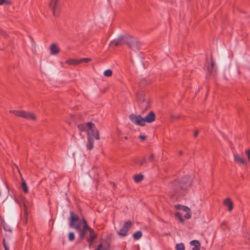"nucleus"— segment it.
I'll return each instance as SVG.
<instances>
[{
  "label": "nucleus",
  "instance_id": "obj_36",
  "mask_svg": "<svg viewBox=\"0 0 250 250\" xmlns=\"http://www.w3.org/2000/svg\"><path fill=\"white\" fill-rule=\"evenodd\" d=\"M4 3L7 5H10L11 4V2L10 0H6V1L4 2Z\"/></svg>",
  "mask_w": 250,
  "mask_h": 250
},
{
  "label": "nucleus",
  "instance_id": "obj_21",
  "mask_svg": "<svg viewBox=\"0 0 250 250\" xmlns=\"http://www.w3.org/2000/svg\"><path fill=\"white\" fill-rule=\"evenodd\" d=\"M145 157H146V164L152 162L154 160L155 157L153 154H150L149 155H146Z\"/></svg>",
  "mask_w": 250,
  "mask_h": 250
},
{
  "label": "nucleus",
  "instance_id": "obj_25",
  "mask_svg": "<svg viewBox=\"0 0 250 250\" xmlns=\"http://www.w3.org/2000/svg\"><path fill=\"white\" fill-rule=\"evenodd\" d=\"M192 242H193L194 243H196L198 244V246H195V247H194L192 250H200V243L197 240H192Z\"/></svg>",
  "mask_w": 250,
  "mask_h": 250
},
{
  "label": "nucleus",
  "instance_id": "obj_4",
  "mask_svg": "<svg viewBox=\"0 0 250 250\" xmlns=\"http://www.w3.org/2000/svg\"><path fill=\"white\" fill-rule=\"evenodd\" d=\"M128 40H130L131 42H134L133 37L131 36H120L117 39L111 42L110 45L111 46H116L119 45L127 44L129 48L133 49V45L131 43L128 42Z\"/></svg>",
  "mask_w": 250,
  "mask_h": 250
},
{
  "label": "nucleus",
  "instance_id": "obj_35",
  "mask_svg": "<svg viewBox=\"0 0 250 250\" xmlns=\"http://www.w3.org/2000/svg\"><path fill=\"white\" fill-rule=\"evenodd\" d=\"M199 133L198 130H195L194 132V137L195 138L197 137Z\"/></svg>",
  "mask_w": 250,
  "mask_h": 250
},
{
  "label": "nucleus",
  "instance_id": "obj_1",
  "mask_svg": "<svg viewBox=\"0 0 250 250\" xmlns=\"http://www.w3.org/2000/svg\"><path fill=\"white\" fill-rule=\"evenodd\" d=\"M70 218L69 222V227L74 228L79 233V238L78 241L81 243L83 241L87 234H88V237L86 238L87 242L90 246L94 240L97 238L98 235L96 232L90 228L85 219L83 218L82 222L79 221V218L75 214L73 211L70 212Z\"/></svg>",
  "mask_w": 250,
  "mask_h": 250
},
{
  "label": "nucleus",
  "instance_id": "obj_33",
  "mask_svg": "<svg viewBox=\"0 0 250 250\" xmlns=\"http://www.w3.org/2000/svg\"><path fill=\"white\" fill-rule=\"evenodd\" d=\"M213 69H214V68L210 65L208 66V71L210 73L213 72Z\"/></svg>",
  "mask_w": 250,
  "mask_h": 250
},
{
  "label": "nucleus",
  "instance_id": "obj_31",
  "mask_svg": "<svg viewBox=\"0 0 250 250\" xmlns=\"http://www.w3.org/2000/svg\"><path fill=\"white\" fill-rule=\"evenodd\" d=\"M2 244L5 250H9L8 247L6 244L5 240L4 238L2 240Z\"/></svg>",
  "mask_w": 250,
  "mask_h": 250
},
{
  "label": "nucleus",
  "instance_id": "obj_26",
  "mask_svg": "<svg viewBox=\"0 0 250 250\" xmlns=\"http://www.w3.org/2000/svg\"><path fill=\"white\" fill-rule=\"evenodd\" d=\"M104 74L106 77H110L112 75V71L110 69H107L104 71Z\"/></svg>",
  "mask_w": 250,
  "mask_h": 250
},
{
  "label": "nucleus",
  "instance_id": "obj_28",
  "mask_svg": "<svg viewBox=\"0 0 250 250\" xmlns=\"http://www.w3.org/2000/svg\"><path fill=\"white\" fill-rule=\"evenodd\" d=\"M68 237H69V240L70 241H74L75 239V237L74 233L72 232L69 233Z\"/></svg>",
  "mask_w": 250,
  "mask_h": 250
},
{
  "label": "nucleus",
  "instance_id": "obj_18",
  "mask_svg": "<svg viewBox=\"0 0 250 250\" xmlns=\"http://www.w3.org/2000/svg\"><path fill=\"white\" fill-rule=\"evenodd\" d=\"M136 163L140 166H143L146 164V157H144L143 159H140L136 160Z\"/></svg>",
  "mask_w": 250,
  "mask_h": 250
},
{
  "label": "nucleus",
  "instance_id": "obj_16",
  "mask_svg": "<svg viewBox=\"0 0 250 250\" xmlns=\"http://www.w3.org/2000/svg\"><path fill=\"white\" fill-rule=\"evenodd\" d=\"M21 187L25 193H27L28 192V188L26 183L25 181L22 178H21Z\"/></svg>",
  "mask_w": 250,
  "mask_h": 250
},
{
  "label": "nucleus",
  "instance_id": "obj_22",
  "mask_svg": "<svg viewBox=\"0 0 250 250\" xmlns=\"http://www.w3.org/2000/svg\"><path fill=\"white\" fill-rule=\"evenodd\" d=\"M175 215L176 217H177L178 219L180 222L181 223H183L184 222V219H183L182 217V214L179 212H176L175 213Z\"/></svg>",
  "mask_w": 250,
  "mask_h": 250
},
{
  "label": "nucleus",
  "instance_id": "obj_12",
  "mask_svg": "<svg viewBox=\"0 0 250 250\" xmlns=\"http://www.w3.org/2000/svg\"><path fill=\"white\" fill-rule=\"evenodd\" d=\"M223 204L225 206L228 207V210L229 211L232 210L233 208V203L229 198H227L223 201Z\"/></svg>",
  "mask_w": 250,
  "mask_h": 250
},
{
  "label": "nucleus",
  "instance_id": "obj_27",
  "mask_svg": "<svg viewBox=\"0 0 250 250\" xmlns=\"http://www.w3.org/2000/svg\"><path fill=\"white\" fill-rule=\"evenodd\" d=\"M87 127V125H79L78 126V127L79 129L83 131H84L86 130V127Z\"/></svg>",
  "mask_w": 250,
  "mask_h": 250
},
{
  "label": "nucleus",
  "instance_id": "obj_8",
  "mask_svg": "<svg viewBox=\"0 0 250 250\" xmlns=\"http://www.w3.org/2000/svg\"><path fill=\"white\" fill-rule=\"evenodd\" d=\"M131 227L132 223L130 221L125 222L123 228L118 232V234L120 236H126Z\"/></svg>",
  "mask_w": 250,
  "mask_h": 250
},
{
  "label": "nucleus",
  "instance_id": "obj_43",
  "mask_svg": "<svg viewBox=\"0 0 250 250\" xmlns=\"http://www.w3.org/2000/svg\"><path fill=\"white\" fill-rule=\"evenodd\" d=\"M182 154V151H180V154L181 155Z\"/></svg>",
  "mask_w": 250,
  "mask_h": 250
},
{
  "label": "nucleus",
  "instance_id": "obj_7",
  "mask_svg": "<svg viewBox=\"0 0 250 250\" xmlns=\"http://www.w3.org/2000/svg\"><path fill=\"white\" fill-rule=\"evenodd\" d=\"M111 238L109 236L101 239V242L98 245L102 246V250H109L111 247Z\"/></svg>",
  "mask_w": 250,
  "mask_h": 250
},
{
  "label": "nucleus",
  "instance_id": "obj_29",
  "mask_svg": "<svg viewBox=\"0 0 250 250\" xmlns=\"http://www.w3.org/2000/svg\"><path fill=\"white\" fill-rule=\"evenodd\" d=\"M186 213L184 215V217L187 219H189L191 216L190 211H186Z\"/></svg>",
  "mask_w": 250,
  "mask_h": 250
},
{
  "label": "nucleus",
  "instance_id": "obj_20",
  "mask_svg": "<svg viewBox=\"0 0 250 250\" xmlns=\"http://www.w3.org/2000/svg\"><path fill=\"white\" fill-rule=\"evenodd\" d=\"M142 236V232L139 230L133 234V237L135 240H138Z\"/></svg>",
  "mask_w": 250,
  "mask_h": 250
},
{
  "label": "nucleus",
  "instance_id": "obj_23",
  "mask_svg": "<svg viewBox=\"0 0 250 250\" xmlns=\"http://www.w3.org/2000/svg\"><path fill=\"white\" fill-rule=\"evenodd\" d=\"M176 250H185V246L183 243H179L176 244L175 247Z\"/></svg>",
  "mask_w": 250,
  "mask_h": 250
},
{
  "label": "nucleus",
  "instance_id": "obj_13",
  "mask_svg": "<svg viewBox=\"0 0 250 250\" xmlns=\"http://www.w3.org/2000/svg\"><path fill=\"white\" fill-rule=\"evenodd\" d=\"M50 49L52 55L58 54L60 51V48L55 43L52 44L50 46Z\"/></svg>",
  "mask_w": 250,
  "mask_h": 250
},
{
  "label": "nucleus",
  "instance_id": "obj_17",
  "mask_svg": "<svg viewBox=\"0 0 250 250\" xmlns=\"http://www.w3.org/2000/svg\"><path fill=\"white\" fill-rule=\"evenodd\" d=\"M234 161L241 164L245 163V161L243 157L239 155H234Z\"/></svg>",
  "mask_w": 250,
  "mask_h": 250
},
{
  "label": "nucleus",
  "instance_id": "obj_32",
  "mask_svg": "<svg viewBox=\"0 0 250 250\" xmlns=\"http://www.w3.org/2000/svg\"><path fill=\"white\" fill-rule=\"evenodd\" d=\"M139 138L142 141H144L145 140H146V136H145V135H140L139 136Z\"/></svg>",
  "mask_w": 250,
  "mask_h": 250
},
{
  "label": "nucleus",
  "instance_id": "obj_5",
  "mask_svg": "<svg viewBox=\"0 0 250 250\" xmlns=\"http://www.w3.org/2000/svg\"><path fill=\"white\" fill-rule=\"evenodd\" d=\"M138 104L142 110V114L150 108V98L145 93L141 92L137 94Z\"/></svg>",
  "mask_w": 250,
  "mask_h": 250
},
{
  "label": "nucleus",
  "instance_id": "obj_40",
  "mask_svg": "<svg viewBox=\"0 0 250 250\" xmlns=\"http://www.w3.org/2000/svg\"><path fill=\"white\" fill-rule=\"evenodd\" d=\"M6 1V0H0V5H1L4 3V2Z\"/></svg>",
  "mask_w": 250,
  "mask_h": 250
},
{
  "label": "nucleus",
  "instance_id": "obj_38",
  "mask_svg": "<svg viewBox=\"0 0 250 250\" xmlns=\"http://www.w3.org/2000/svg\"><path fill=\"white\" fill-rule=\"evenodd\" d=\"M211 63H210V66L213 67V68H214V62L213 61H212V59H211Z\"/></svg>",
  "mask_w": 250,
  "mask_h": 250
},
{
  "label": "nucleus",
  "instance_id": "obj_3",
  "mask_svg": "<svg viewBox=\"0 0 250 250\" xmlns=\"http://www.w3.org/2000/svg\"><path fill=\"white\" fill-rule=\"evenodd\" d=\"M129 118L133 124L140 126H145L146 122L151 123L155 121V114L154 112L150 111L145 118H143L140 115H136L134 114H131Z\"/></svg>",
  "mask_w": 250,
  "mask_h": 250
},
{
  "label": "nucleus",
  "instance_id": "obj_10",
  "mask_svg": "<svg viewBox=\"0 0 250 250\" xmlns=\"http://www.w3.org/2000/svg\"><path fill=\"white\" fill-rule=\"evenodd\" d=\"M58 0H50L49 2V6L53 12L54 17H58L59 12H57V4Z\"/></svg>",
  "mask_w": 250,
  "mask_h": 250
},
{
  "label": "nucleus",
  "instance_id": "obj_2",
  "mask_svg": "<svg viewBox=\"0 0 250 250\" xmlns=\"http://www.w3.org/2000/svg\"><path fill=\"white\" fill-rule=\"evenodd\" d=\"M190 185V178L188 176H185L180 180H175L168 184V188L170 192L173 195L182 194L183 192Z\"/></svg>",
  "mask_w": 250,
  "mask_h": 250
},
{
  "label": "nucleus",
  "instance_id": "obj_9",
  "mask_svg": "<svg viewBox=\"0 0 250 250\" xmlns=\"http://www.w3.org/2000/svg\"><path fill=\"white\" fill-rule=\"evenodd\" d=\"M87 127L91 131L92 135L96 139H100V135L98 130L95 128V125L91 122L87 123Z\"/></svg>",
  "mask_w": 250,
  "mask_h": 250
},
{
  "label": "nucleus",
  "instance_id": "obj_14",
  "mask_svg": "<svg viewBox=\"0 0 250 250\" xmlns=\"http://www.w3.org/2000/svg\"><path fill=\"white\" fill-rule=\"evenodd\" d=\"M66 63L69 65H77L80 64L79 59H69L66 61Z\"/></svg>",
  "mask_w": 250,
  "mask_h": 250
},
{
  "label": "nucleus",
  "instance_id": "obj_24",
  "mask_svg": "<svg viewBox=\"0 0 250 250\" xmlns=\"http://www.w3.org/2000/svg\"><path fill=\"white\" fill-rule=\"evenodd\" d=\"M91 61V59L90 58H85L79 59V62H80V63H87L88 62H90Z\"/></svg>",
  "mask_w": 250,
  "mask_h": 250
},
{
  "label": "nucleus",
  "instance_id": "obj_11",
  "mask_svg": "<svg viewBox=\"0 0 250 250\" xmlns=\"http://www.w3.org/2000/svg\"><path fill=\"white\" fill-rule=\"evenodd\" d=\"M94 141L92 136H90L88 134L87 136V143L86 145V148L88 150H91L94 146Z\"/></svg>",
  "mask_w": 250,
  "mask_h": 250
},
{
  "label": "nucleus",
  "instance_id": "obj_34",
  "mask_svg": "<svg viewBox=\"0 0 250 250\" xmlns=\"http://www.w3.org/2000/svg\"><path fill=\"white\" fill-rule=\"evenodd\" d=\"M246 153L247 155L248 160H250V149L247 150L246 151Z\"/></svg>",
  "mask_w": 250,
  "mask_h": 250
},
{
  "label": "nucleus",
  "instance_id": "obj_6",
  "mask_svg": "<svg viewBox=\"0 0 250 250\" xmlns=\"http://www.w3.org/2000/svg\"><path fill=\"white\" fill-rule=\"evenodd\" d=\"M11 112L13 113L15 115L18 117H22L28 120H36V115L32 113L20 110H11Z\"/></svg>",
  "mask_w": 250,
  "mask_h": 250
},
{
  "label": "nucleus",
  "instance_id": "obj_39",
  "mask_svg": "<svg viewBox=\"0 0 250 250\" xmlns=\"http://www.w3.org/2000/svg\"><path fill=\"white\" fill-rule=\"evenodd\" d=\"M211 63H210V66L213 67V68H214V62L213 61H212V59H211Z\"/></svg>",
  "mask_w": 250,
  "mask_h": 250
},
{
  "label": "nucleus",
  "instance_id": "obj_15",
  "mask_svg": "<svg viewBox=\"0 0 250 250\" xmlns=\"http://www.w3.org/2000/svg\"><path fill=\"white\" fill-rule=\"evenodd\" d=\"M175 208L176 209L182 210H183L184 211H185V212L186 211H190V209L189 208H188V207L185 206H183V205H175Z\"/></svg>",
  "mask_w": 250,
  "mask_h": 250
},
{
  "label": "nucleus",
  "instance_id": "obj_30",
  "mask_svg": "<svg viewBox=\"0 0 250 250\" xmlns=\"http://www.w3.org/2000/svg\"><path fill=\"white\" fill-rule=\"evenodd\" d=\"M134 39V42H131L130 40H128V42L131 43L133 45V48L132 49H134L136 48L137 45V42L135 40V39L133 38Z\"/></svg>",
  "mask_w": 250,
  "mask_h": 250
},
{
  "label": "nucleus",
  "instance_id": "obj_41",
  "mask_svg": "<svg viewBox=\"0 0 250 250\" xmlns=\"http://www.w3.org/2000/svg\"><path fill=\"white\" fill-rule=\"evenodd\" d=\"M190 244L192 246H194V247H195V246H198V244H196V243H194L193 242H192V241H191L190 242Z\"/></svg>",
  "mask_w": 250,
  "mask_h": 250
},
{
  "label": "nucleus",
  "instance_id": "obj_42",
  "mask_svg": "<svg viewBox=\"0 0 250 250\" xmlns=\"http://www.w3.org/2000/svg\"><path fill=\"white\" fill-rule=\"evenodd\" d=\"M23 223L26 224L27 223V219H26L25 220L23 221Z\"/></svg>",
  "mask_w": 250,
  "mask_h": 250
},
{
  "label": "nucleus",
  "instance_id": "obj_19",
  "mask_svg": "<svg viewBox=\"0 0 250 250\" xmlns=\"http://www.w3.org/2000/svg\"><path fill=\"white\" fill-rule=\"evenodd\" d=\"M143 175L141 174L136 175L134 177V180L136 183H139L143 179Z\"/></svg>",
  "mask_w": 250,
  "mask_h": 250
},
{
  "label": "nucleus",
  "instance_id": "obj_37",
  "mask_svg": "<svg viewBox=\"0 0 250 250\" xmlns=\"http://www.w3.org/2000/svg\"><path fill=\"white\" fill-rule=\"evenodd\" d=\"M95 250H102V246L101 245H98L97 247V248Z\"/></svg>",
  "mask_w": 250,
  "mask_h": 250
}]
</instances>
